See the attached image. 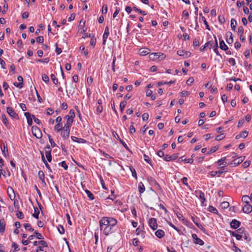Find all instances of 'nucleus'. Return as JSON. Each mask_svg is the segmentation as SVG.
<instances>
[{
    "label": "nucleus",
    "instance_id": "obj_38",
    "mask_svg": "<svg viewBox=\"0 0 252 252\" xmlns=\"http://www.w3.org/2000/svg\"><path fill=\"white\" fill-rule=\"evenodd\" d=\"M126 104H127V102L126 101H123L120 103V111L121 112H123Z\"/></svg>",
    "mask_w": 252,
    "mask_h": 252
},
{
    "label": "nucleus",
    "instance_id": "obj_25",
    "mask_svg": "<svg viewBox=\"0 0 252 252\" xmlns=\"http://www.w3.org/2000/svg\"><path fill=\"white\" fill-rule=\"evenodd\" d=\"M5 222L4 219L0 220V232L2 233L5 230Z\"/></svg>",
    "mask_w": 252,
    "mask_h": 252
},
{
    "label": "nucleus",
    "instance_id": "obj_61",
    "mask_svg": "<svg viewBox=\"0 0 252 252\" xmlns=\"http://www.w3.org/2000/svg\"><path fill=\"white\" fill-rule=\"evenodd\" d=\"M164 160L166 161H172V158L171 156L169 155H166L164 158H163Z\"/></svg>",
    "mask_w": 252,
    "mask_h": 252
},
{
    "label": "nucleus",
    "instance_id": "obj_20",
    "mask_svg": "<svg viewBox=\"0 0 252 252\" xmlns=\"http://www.w3.org/2000/svg\"><path fill=\"white\" fill-rule=\"evenodd\" d=\"M71 139L75 142L78 143H86L87 142L86 140L81 138H77L74 136H71Z\"/></svg>",
    "mask_w": 252,
    "mask_h": 252
},
{
    "label": "nucleus",
    "instance_id": "obj_34",
    "mask_svg": "<svg viewBox=\"0 0 252 252\" xmlns=\"http://www.w3.org/2000/svg\"><path fill=\"white\" fill-rule=\"evenodd\" d=\"M45 156H46L47 160L49 162H51L52 160L51 152L50 151H45Z\"/></svg>",
    "mask_w": 252,
    "mask_h": 252
},
{
    "label": "nucleus",
    "instance_id": "obj_31",
    "mask_svg": "<svg viewBox=\"0 0 252 252\" xmlns=\"http://www.w3.org/2000/svg\"><path fill=\"white\" fill-rule=\"evenodd\" d=\"M230 26L232 30L234 31H235L236 27L237 26V22L235 19H231Z\"/></svg>",
    "mask_w": 252,
    "mask_h": 252
},
{
    "label": "nucleus",
    "instance_id": "obj_26",
    "mask_svg": "<svg viewBox=\"0 0 252 252\" xmlns=\"http://www.w3.org/2000/svg\"><path fill=\"white\" fill-rule=\"evenodd\" d=\"M41 155L42 160L43 162H44V163L45 164L46 168L49 170V172H52V170L51 169V168H50L49 165L48 164L46 160L45 159L43 153L41 152Z\"/></svg>",
    "mask_w": 252,
    "mask_h": 252
},
{
    "label": "nucleus",
    "instance_id": "obj_5",
    "mask_svg": "<svg viewBox=\"0 0 252 252\" xmlns=\"http://www.w3.org/2000/svg\"><path fill=\"white\" fill-rule=\"evenodd\" d=\"M7 113L12 118L15 119H18L19 116L17 113L15 112L13 109L12 107H7Z\"/></svg>",
    "mask_w": 252,
    "mask_h": 252
},
{
    "label": "nucleus",
    "instance_id": "obj_47",
    "mask_svg": "<svg viewBox=\"0 0 252 252\" xmlns=\"http://www.w3.org/2000/svg\"><path fill=\"white\" fill-rule=\"evenodd\" d=\"M59 165L63 167V169L65 170H66L68 169V165L66 164L65 161H63L62 162H60L59 163Z\"/></svg>",
    "mask_w": 252,
    "mask_h": 252
},
{
    "label": "nucleus",
    "instance_id": "obj_13",
    "mask_svg": "<svg viewBox=\"0 0 252 252\" xmlns=\"http://www.w3.org/2000/svg\"><path fill=\"white\" fill-rule=\"evenodd\" d=\"M191 220L195 223V224L203 232H205V229L202 226V225L199 223V219L195 218L193 217H191Z\"/></svg>",
    "mask_w": 252,
    "mask_h": 252
},
{
    "label": "nucleus",
    "instance_id": "obj_8",
    "mask_svg": "<svg viewBox=\"0 0 252 252\" xmlns=\"http://www.w3.org/2000/svg\"><path fill=\"white\" fill-rule=\"evenodd\" d=\"M241 225V222L236 219H233L230 223V227L234 229H237Z\"/></svg>",
    "mask_w": 252,
    "mask_h": 252
},
{
    "label": "nucleus",
    "instance_id": "obj_56",
    "mask_svg": "<svg viewBox=\"0 0 252 252\" xmlns=\"http://www.w3.org/2000/svg\"><path fill=\"white\" fill-rule=\"evenodd\" d=\"M17 217L19 219H22L24 218V215L21 211H18L17 212L16 214Z\"/></svg>",
    "mask_w": 252,
    "mask_h": 252
},
{
    "label": "nucleus",
    "instance_id": "obj_57",
    "mask_svg": "<svg viewBox=\"0 0 252 252\" xmlns=\"http://www.w3.org/2000/svg\"><path fill=\"white\" fill-rule=\"evenodd\" d=\"M240 136L241 137L243 138H246L248 135V131L247 130H244L242 132H241L240 133Z\"/></svg>",
    "mask_w": 252,
    "mask_h": 252
},
{
    "label": "nucleus",
    "instance_id": "obj_45",
    "mask_svg": "<svg viewBox=\"0 0 252 252\" xmlns=\"http://www.w3.org/2000/svg\"><path fill=\"white\" fill-rule=\"evenodd\" d=\"M49 142L51 144V146L54 148L56 146V143L54 142L53 139L52 138L51 136L49 134L48 135Z\"/></svg>",
    "mask_w": 252,
    "mask_h": 252
},
{
    "label": "nucleus",
    "instance_id": "obj_11",
    "mask_svg": "<svg viewBox=\"0 0 252 252\" xmlns=\"http://www.w3.org/2000/svg\"><path fill=\"white\" fill-rule=\"evenodd\" d=\"M245 157H239L235 159H234L230 164L234 165V166H236L240 163H241L245 159Z\"/></svg>",
    "mask_w": 252,
    "mask_h": 252
},
{
    "label": "nucleus",
    "instance_id": "obj_2",
    "mask_svg": "<svg viewBox=\"0 0 252 252\" xmlns=\"http://www.w3.org/2000/svg\"><path fill=\"white\" fill-rule=\"evenodd\" d=\"M117 223V220L115 221L110 222V225L109 226H105V228H103L101 231H102L104 235L108 236L109 234L114 232V228L115 227Z\"/></svg>",
    "mask_w": 252,
    "mask_h": 252
},
{
    "label": "nucleus",
    "instance_id": "obj_42",
    "mask_svg": "<svg viewBox=\"0 0 252 252\" xmlns=\"http://www.w3.org/2000/svg\"><path fill=\"white\" fill-rule=\"evenodd\" d=\"M220 206L222 209H226L229 206V203L227 201H223L221 203Z\"/></svg>",
    "mask_w": 252,
    "mask_h": 252
},
{
    "label": "nucleus",
    "instance_id": "obj_29",
    "mask_svg": "<svg viewBox=\"0 0 252 252\" xmlns=\"http://www.w3.org/2000/svg\"><path fill=\"white\" fill-rule=\"evenodd\" d=\"M230 234L232 236L235 237L237 240H240L242 239L243 235H240V234L236 233L235 232L231 231Z\"/></svg>",
    "mask_w": 252,
    "mask_h": 252
},
{
    "label": "nucleus",
    "instance_id": "obj_28",
    "mask_svg": "<svg viewBox=\"0 0 252 252\" xmlns=\"http://www.w3.org/2000/svg\"><path fill=\"white\" fill-rule=\"evenodd\" d=\"M0 148H1V152H2L3 155L5 157H6L8 155V149H7V146L4 144L3 146V147L1 146Z\"/></svg>",
    "mask_w": 252,
    "mask_h": 252
},
{
    "label": "nucleus",
    "instance_id": "obj_32",
    "mask_svg": "<svg viewBox=\"0 0 252 252\" xmlns=\"http://www.w3.org/2000/svg\"><path fill=\"white\" fill-rule=\"evenodd\" d=\"M228 34L230 35V37L228 38V35H227L226 42L228 44H232L233 42V34L231 32H228Z\"/></svg>",
    "mask_w": 252,
    "mask_h": 252
},
{
    "label": "nucleus",
    "instance_id": "obj_22",
    "mask_svg": "<svg viewBox=\"0 0 252 252\" xmlns=\"http://www.w3.org/2000/svg\"><path fill=\"white\" fill-rule=\"evenodd\" d=\"M38 177L42 181V183L44 185V186H46V183L45 181V175L44 173L42 171H39L38 173Z\"/></svg>",
    "mask_w": 252,
    "mask_h": 252
},
{
    "label": "nucleus",
    "instance_id": "obj_62",
    "mask_svg": "<svg viewBox=\"0 0 252 252\" xmlns=\"http://www.w3.org/2000/svg\"><path fill=\"white\" fill-rule=\"evenodd\" d=\"M32 117L35 123H36L38 125H40L41 124L40 121L38 119L36 118L34 115H32Z\"/></svg>",
    "mask_w": 252,
    "mask_h": 252
},
{
    "label": "nucleus",
    "instance_id": "obj_9",
    "mask_svg": "<svg viewBox=\"0 0 252 252\" xmlns=\"http://www.w3.org/2000/svg\"><path fill=\"white\" fill-rule=\"evenodd\" d=\"M225 159L226 157H223L217 161V163H219L220 168L224 169V168L228 165V164L225 161Z\"/></svg>",
    "mask_w": 252,
    "mask_h": 252
},
{
    "label": "nucleus",
    "instance_id": "obj_12",
    "mask_svg": "<svg viewBox=\"0 0 252 252\" xmlns=\"http://www.w3.org/2000/svg\"><path fill=\"white\" fill-rule=\"evenodd\" d=\"M243 212L246 214H250L252 212V206L250 204H246L242 208Z\"/></svg>",
    "mask_w": 252,
    "mask_h": 252
},
{
    "label": "nucleus",
    "instance_id": "obj_39",
    "mask_svg": "<svg viewBox=\"0 0 252 252\" xmlns=\"http://www.w3.org/2000/svg\"><path fill=\"white\" fill-rule=\"evenodd\" d=\"M199 198L201 200L202 203H203L206 200L204 196V193L201 191L199 192Z\"/></svg>",
    "mask_w": 252,
    "mask_h": 252
},
{
    "label": "nucleus",
    "instance_id": "obj_36",
    "mask_svg": "<svg viewBox=\"0 0 252 252\" xmlns=\"http://www.w3.org/2000/svg\"><path fill=\"white\" fill-rule=\"evenodd\" d=\"M63 128L62 124H57L55 126V130L58 132L61 131L63 130Z\"/></svg>",
    "mask_w": 252,
    "mask_h": 252
},
{
    "label": "nucleus",
    "instance_id": "obj_6",
    "mask_svg": "<svg viewBox=\"0 0 252 252\" xmlns=\"http://www.w3.org/2000/svg\"><path fill=\"white\" fill-rule=\"evenodd\" d=\"M69 114H70V116L66 115L65 117V118L67 119L66 124L72 125V124L73 121V118L75 117V113L74 110H70L69 111Z\"/></svg>",
    "mask_w": 252,
    "mask_h": 252
},
{
    "label": "nucleus",
    "instance_id": "obj_55",
    "mask_svg": "<svg viewBox=\"0 0 252 252\" xmlns=\"http://www.w3.org/2000/svg\"><path fill=\"white\" fill-rule=\"evenodd\" d=\"M202 20L203 21L204 24L206 26V29H207L209 31H210V29L209 28V25L208 24V22H207L206 18L204 16H202Z\"/></svg>",
    "mask_w": 252,
    "mask_h": 252
},
{
    "label": "nucleus",
    "instance_id": "obj_10",
    "mask_svg": "<svg viewBox=\"0 0 252 252\" xmlns=\"http://www.w3.org/2000/svg\"><path fill=\"white\" fill-rule=\"evenodd\" d=\"M191 237L193 240L194 243L196 244H198L200 246H202L204 245V242L200 239V238H198L197 235L196 234H192Z\"/></svg>",
    "mask_w": 252,
    "mask_h": 252
},
{
    "label": "nucleus",
    "instance_id": "obj_19",
    "mask_svg": "<svg viewBox=\"0 0 252 252\" xmlns=\"http://www.w3.org/2000/svg\"><path fill=\"white\" fill-rule=\"evenodd\" d=\"M24 115L27 118L28 124L31 126L32 124V115L29 112H25Z\"/></svg>",
    "mask_w": 252,
    "mask_h": 252
},
{
    "label": "nucleus",
    "instance_id": "obj_54",
    "mask_svg": "<svg viewBox=\"0 0 252 252\" xmlns=\"http://www.w3.org/2000/svg\"><path fill=\"white\" fill-rule=\"evenodd\" d=\"M58 230L60 234H63L64 233L65 230L63 227L62 225H59L58 226Z\"/></svg>",
    "mask_w": 252,
    "mask_h": 252
},
{
    "label": "nucleus",
    "instance_id": "obj_30",
    "mask_svg": "<svg viewBox=\"0 0 252 252\" xmlns=\"http://www.w3.org/2000/svg\"><path fill=\"white\" fill-rule=\"evenodd\" d=\"M138 190L140 193H142L145 191V188L142 182L139 183L138 184Z\"/></svg>",
    "mask_w": 252,
    "mask_h": 252
},
{
    "label": "nucleus",
    "instance_id": "obj_40",
    "mask_svg": "<svg viewBox=\"0 0 252 252\" xmlns=\"http://www.w3.org/2000/svg\"><path fill=\"white\" fill-rule=\"evenodd\" d=\"M237 233L243 235L247 231L244 227H241L237 230Z\"/></svg>",
    "mask_w": 252,
    "mask_h": 252
},
{
    "label": "nucleus",
    "instance_id": "obj_48",
    "mask_svg": "<svg viewBox=\"0 0 252 252\" xmlns=\"http://www.w3.org/2000/svg\"><path fill=\"white\" fill-rule=\"evenodd\" d=\"M209 211L212 213H215L216 214H217L218 213V211L217 209L214 207L213 206H210L209 207Z\"/></svg>",
    "mask_w": 252,
    "mask_h": 252
},
{
    "label": "nucleus",
    "instance_id": "obj_33",
    "mask_svg": "<svg viewBox=\"0 0 252 252\" xmlns=\"http://www.w3.org/2000/svg\"><path fill=\"white\" fill-rule=\"evenodd\" d=\"M251 200L250 197L248 195H244L242 197V201L246 204H249V200Z\"/></svg>",
    "mask_w": 252,
    "mask_h": 252
},
{
    "label": "nucleus",
    "instance_id": "obj_52",
    "mask_svg": "<svg viewBox=\"0 0 252 252\" xmlns=\"http://www.w3.org/2000/svg\"><path fill=\"white\" fill-rule=\"evenodd\" d=\"M51 78L53 82V83L55 85L58 84V79L56 77L55 75L54 74H52L51 75Z\"/></svg>",
    "mask_w": 252,
    "mask_h": 252
},
{
    "label": "nucleus",
    "instance_id": "obj_4",
    "mask_svg": "<svg viewBox=\"0 0 252 252\" xmlns=\"http://www.w3.org/2000/svg\"><path fill=\"white\" fill-rule=\"evenodd\" d=\"M32 131L33 135L37 138L39 139L42 137V134L40 130L36 126H32Z\"/></svg>",
    "mask_w": 252,
    "mask_h": 252
},
{
    "label": "nucleus",
    "instance_id": "obj_24",
    "mask_svg": "<svg viewBox=\"0 0 252 252\" xmlns=\"http://www.w3.org/2000/svg\"><path fill=\"white\" fill-rule=\"evenodd\" d=\"M155 235L158 238H162L165 235V232L163 230L161 229H158L155 232Z\"/></svg>",
    "mask_w": 252,
    "mask_h": 252
},
{
    "label": "nucleus",
    "instance_id": "obj_14",
    "mask_svg": "<svg viewBox=\"0 0 252 252\" xmlns=\"http://www.w3.org/2000/svg\"><path fill=\"white\" fill-rule=\"evenodd\" d=\"M177 53L179 56L183 57L185 58H188L190 55V52L183 50H178Z\"/></svg>",
    "mask_w": 252,
    "mask_h": 252
},
{
    "label": "nucleus",
    "instance_id": "obj_41",
    "mask_svg": "<svg viewBox=\"0 0 252 252\" xmlns=\"http://www.w3.org/2000/svg\"><path fill=\"white\" fill-rule=\"evenodd\" d=\"M25 228L30 231H33L34 229L32 227L30 223H25L24 224Z\"/></svg>",
    "mask_w": 252,
    "mask_h": 252
},
{
    "label": "nucleus",
    "instance_id": "obj_44",
    "mask_svg": "<svg viewBox=\"0 0 252 252\" xmlns=\"http://www.w3.org/2000/svg\"><path fill=\"white\" fill-rule=\"evenodd\" d=\"M34 212L32 214V216L36 219H38L39 211L38 210V209L37 208H34Z\"/></svg>",
    "mask_w": 252,
    "mask_h": 252
},
{
    "label": "nucleus",
    "instance_id": "obj_15",
    "mask_svg": "<svg viewBox=\"0 0 252 252\" xmlns=\"http://www.w3.org/2000/svg\"><path fill=\"white\" fill-rule=\"evenodd\" d=\"M214 38H215V44H213V47H214V51L216 54V55L217 56H219L220 58H222L221 56L220 55V54L219 53V52L218 51V44L217 37H216V36H214Z\"/></svg>",
    "mask_w": 252,
    "mask_h": 252
},
{
    "label": "nucleus",
    "instance_id": "obj_7",
    "mask_svg": "<svg viewBox=\"0 0 252 252\" xmlns=\"http://www.w3.org/2000/svg\"><path fill=\"white\" fill-rule=\"evenodd\" d=\"M149 226L153 229L156 230L158 228L157 220L156 218H151L148 221Z\"/></svg>",
    "mask_w": 252,
    "mask_h": 252
},
{
    "label": "nucleus",
    "instance_id": "obj_43",
    "mask_svg": "<svg viewBox=\"0 0 252 252\" xmlns=\"http://www.w3.org/2000/svg\"><path fill=\"white\" fill-rule=\"evenodd\" d=\"M2 120L3 124L6 126H7L8 125V122L6 118V117L5 115L3 114L2 116Z\"/></svg>",
    "mask_w": 252,
    "mask_h": 252
},
{
    "label": "nucleus",
    "instance_id": "obj_58",
    "mask_svg": "<svg viewBox=\"0 0 252 252\" xmlns=\"http://www.w3.org/2000/svg\"><path fill=\"white\" fill-rule=\"evenodd\" d=\"M224 137H225L224 134L223 133H221L220 135H217L215 139L217 141H220V140L223 139Z\"/></svg>",
    "mask_w": 252,
    "mask_h": 252
},
{
    "label": "nucleus",
    "instance_id": "obj_49",
    "mask_svg": "<svg viewBox=\"0 0 252 252\" xmlns=\"http://www.w3.org/2000/svg\"><path fill=\"white\" fill-rule=\"evenodd\" d=\"M129 169L131 171V173H132V176L137 179V174H136V171L134 169V168L132 166H130L129 167Z\"/></svg>",
    "mask_w": 252,
    "mask_h": 252
},
{
    "label": "nucleus",
    "instance_id": "obj_16",
    "mask_svg": "<svg viewBox=\"0 0 252 252\" xmlns=\"http://www.w3.org/2000/svg\"><path fill=\"white\" fill-rule=\"evenodd\" d=\"M224 172H226L224 169H221V170H219L218 171H211L210 174L212 177H215L216 176L220 177Z\"/></svg>",
    "mask_w": 252,
    "mask_h": 252
},
{
    "label": "nucleus",
    "instance_id": "obj_60",
    "mask_svg": "<svg viewBox=\"0 0 252 252\" xmlns=\"http://www.w3.org/2000/svg\"><path fill=\"white\" fill-rule=\"evenodd\" d=\"M144 159L146 162L151 164V160L150 158L145 154L144 155Z\"/></svg>",
    "mask_w": 252,
    "mask_h": 252
},
{
    "label": "nucleus",
    "instance_id": "obj_18",
    "mask_svg": "<svg viewBox=\"0 0 252 252\" xmlns=\"http://www.w3.org/2000/svg\"><path fill=\"white\" fill-rule=\"evenodd\" d=\"M70 130L63 129L61 131V135L63 139H67L69 136Z\"/></svg>",
    "mask_w": 252,
    "mask_h": 252
},
{
    "label": "nucleus",
    "instance_id": "obj_51",
    "mask_svg": "<svg viewBox=\"0 0 252 252\" xmlns=\"http://www.w3.org/2000/svg\"><path fill=\"white\" fill-rule=\"evenodd\" d=\"M42 79L43 81L45 82L46 83H48L49 82V78L48 76L45 74H42Z\"/></svg>",
    "mask_w": 252,
    "mask_h": 252
},
{
    "label": "nucleus",
    "instance_id": "obj_35",
    "mask_svg": "<svg viewBox=\"0 0 252 252\" xmlns=\"http://www.w3.org/2000/svg\"><path fill=\"white\" fill-rule=\"evenodd\" d=\"M139 54L142 56H145L149 54V50L148 49H141L139 50Z\"/></svg>",
    "mask_w": 252,
    "mask_h": 252
},
{
    "label": "nucleus",
    "instance_id": "obj_23",
    "mask_svg": "<svg viewBox=\"0 0 252 252\" xmlns=\"http://www.w3.org/2000/svg\"><path fill=\"white\" fill-rule=\"evenodd\" d=\"M220 39V48L224 51H227L228 49V46L225 44V42L222 39L219 38Z\"/></svg>",
    "mask_w": 252,
    "mask_h": 252
},
{
    "label": "nucleus",
    "instance_id": "obj_59",
    "mask_svg": "<svg viewBox=\"0 0 252 252\" xmlns=\"http://www.w3.org/2000/svg\"><path fill=\"white\" fill-rule=\"evenodd\" d=\"M244 29L242 26H240L238 29V33L239 35H243Z\"/></svg>",
    "mask_w": 252,
    "mask_h": 252
},
{
    "label": "nucleus",
    "instance_id": "obj_21",
    "mask_svg": "<svg viewBox=\"0 0 252 252\" xmlns=\"http://www.w3.org/2000/svg\"><path fill=\"white\" fill-rule=\"evenodd\" d=\"M213 44H214V43H213L212 41H208V42H206L204 45L200 47V50L201 52H203L206 47H208L209 46H210V48H211V47H213Z\"/></svg>",
    "mask_w": 252,
    "mask_h": 252
},
{
    "label": "nucleus",
    "instance_id": "obj_27",
    "mask_svg": "<svg viewBox=\"0 0 252 252\" xmlns=\"http://www.w3.org/2000/svg\"><path fill=\"white\" fill-rule=\"evenodd\" d=\"M38 245H41V246L47 247L48 246L47 243L43 240H41L40 241H34L33 242L34 246H37Z\"/></svg>",
    "mask_w": 252,
    "mask_h": 252
},
{
    "label": "nucleus",
    "instance_id": "obj_1",
    "mask_svg": "<svg viewBox=\"0 0 252 252\" xmlns=\"http://www.w3.org/2000/svg\"><path fill=\"white\" fill-rule=\"evenodd\" d=\"M117 220L112 217H105L102 218L99 221V226L100 230H102L103 228H105V226H109L110 225V222L115 221Z\"/></svg>",
    "mask_w": 252,
    "mask_h": 252
},
{
    "label": "nucleus",
    "instance_id": "obj_63",
    "mask_svg": "<svg viewBox=\"0 0 252 252\" xmlns=\"http://www.w3.org/2000/svg\"><path fill=\"white\" fill-rule=\"evenodd\" d=\"M103 110V107L102 105H98L96 108V112L98 114H100Z\"/></svg>",
    "mask_w": 252,
    "mask_h": 252
},
{
    "label": "nucleus",
    "instance_id": "obj_50",
    "mask_svg": "<svg viewBox=\"0 0 252 252\" xmlns=\"http://www.w3.org/2000/svg\"><path fill=\"white\" fill-rule=\"evenodd\" d=\"M36 61L37 62H41L47 63L49 62V59L48 58H46L42 59H37Z\"/></svg>",
    "mask_w": 252,
    "mask_h": 252
},
{
    "label": "nucleus",
    "instance_id": "obj_53",
    "mask_svg": "<svg viewBox=\"0 0 252 252\" xmlns=\"http://www.w3.org/2000/svg\"><path fill=\"white\" fill-rule=\"evenodd\" d=\"M218 150V146H214L213 147H212L210 150L208 152L207 154H210L211 153H214L216 151H217Z\"/></svg>",
    "mask_w": 252,
    "mask_h": 252
},
{
    "label": "nucleus",
    "instance_id": "obj_64",
    "mask_svg": "<svg viewBox=\"0 0 252 252\" xmlns=\"http://www.w3.org/2000/svg\"><path fill=\"white\" fill-rule=\"evenodd\" d=\"M194 82V79L193 77H189L187 81V84L188 85H191Z\"/></svg>",
    "mask_w": 252,
    "mask_h": 252
},
{
    "label": "nucleus",
    "instance_id": "obj_17",
    "mask_svg": "<svg viewBox=\"0 0 252 252\" xmlns=\"http://www.w3.org/2000/svg\"><path fill=\"white\" fill-rule=\"evenodd\" d=\"M109 35V28L108 27H106L104 30V32L103 35V44H105L106 41V40Z\"/></svg>",
    "mask_w": 252,
    "mask_h": 252
},
{
    "label": "nucleus",
    "instance_id": "obj_37",
    "mask_svg": "<svg viewBox=\"0 0 252 252\" xmlns=\"http://www.w3.org/2000/svg\"><path fill=\"white\" fill-rule=\"evenodd\" d=\"M85 192L90 200H93L94 199V195L90 190L86 189L85 190Z\"/></svg>",
    "mask_w": 252,
    "mask_h": 252
},
{
    "label": "nucleus",
    "instance_id": "obj_3",
    "mask_svg": "<svg viewBox=\"0 0 252 252\" xmlns=\"http://www.w3.org/2000/svg\"><path fill=\"white\" fill-rule=\"evenodd\" d=\"M150 58L152 60H163L165 58V55L161 53H153L150 55Z\"/></svg>",
    "mask_w": 252,
    "mask_h": 252
},
{
    "label": "nucleus",
    "instance_id": "obj_46",
    "mask_svg": "<svg viewBox=\"0 0 252 252\" xmlns=\"http://www.w3.org/2000/svg\"><path fill=\"white\" fill-rule=\"evenodd\" d=\"M219 22L220 24H223L225 23V18L223 15H219L218 17Z\"/></svg>",
    "mask_w": 252,
    "mask_h": 252
}]
</instances>
